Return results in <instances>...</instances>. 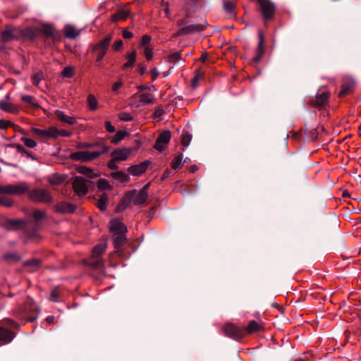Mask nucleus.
Instances as JSON below:
<instances>
[{"label": "nucleus", "mask_w": 361, "mask_h": 361, "mask_svg": "<svg viewBox=\"0 0 361 361\" xmlns=\"http://www.w3.org/2000/svg\"><path fill=\"white\" fill-rule=\"evenodd\" d=\"M149 183L145 185L139 192L133 190L126 192L118 204V209H124L131 202L136 205L144 204L148 198V188Z\"/></svg>", "instance_id": "nucleus-1"}, {"label": "nucleus", "mask_w": 361, "mask_h": 361, "mask_svg": "<svg viewBox=\"0 0 361 361\" xmlns=\"http://www.w3.org/2000/svg\"><path fill=\"white\" fill-rule=\"evenodd\" d=\"M14 314L24 322H32L37 318V308L32 300L27 299L22 307L14 310Z\"/></svg>", "instance_id": "nucleus-2"}, {"label": "nucleus", "mask_w": 361, "mask_h": 361, "mask_svg": "<svg viewBox=\"0 0 361 361\" xmlns=\"http://www.w3.org/2000/svg\"><path fill=\"white\" fill-rule=\"evenodd\" d=\"M109 150V147L103 145V150L100 151H78L71 154L70 158L73 161L81 162H87L96 159L102 154L106 153Z\"/></svg>", "instance_id": "nucleus-3"}, {"label": "nucleus", "mask_w": 361, "mask_h": 361, "mask_svg": "<svg viewBox=\"0 0 361 361\" xmlns=\"http://www.w3.org/2000/svg\"><path fill=\"white\" fill-rule=\"evenodd\" d=\"M106 249V245L105 243L98 244L94 247L87 264L95 269H102L104 267V262L102 257Z\"/></svg>", "instance_id": "nucleus-4"}, {"label": "nucleus", "mask_w": 361, "mask_h": 361, "mask_svg": "<svg viewBox=\"0 0 361 361\" xmlns=\"http://www.w3.org/2000/svg\"><path fill=\"white\" fill-rule=\"evenodd\" d=\"M111 40L112 35L109 34L97 43L92 44V51L97 54L96 62H100L104 59Z\"/></svg>", "instance_id": "nucleus-5"}, {"label": "nucleus", "mask_w": 361, "mask_h": 361, "mask_svg": "<svg viewBox=\"0 0 361 361\" xmlns=\"http://www.w3.org/2000/svg\"><path fill=\"white\" fill-rule=\"evenodd\" d=\"M29 186L25 182L18 183L16 185H0V193L8 195H21L29 191Z\"/></svg>", "instance_id": "nucleus-6"}, {"label": "nucleus", "mask_w": 361, "mask_h": 361, "mask_svg": "<svg viewBox=\"0 0 361 361\" xmlns=\"http://www.w3.org/2000/svg\"><path fill=\"white\" fill-rule=\"evenodd\" d=\"M222 330L226 336L233 340L239 341L245 336L244 327L232 323L226 324L222 327Z\"/></svg>", "instance_id": "nucleus-7"}, {"label": "nucleus", "mask_w": 361, "mask_h": 361, "mask_svg": "<svg viewBox=\"0 0 361 361\" xmlns=\"http://www.w3.org/2000/svg\"><path fill=\"white\" fill-rule=\"evenodd\" d=\"M29 199L35 202L49 203L52 197L50 192L42 188L34 189L28 193Z\"/></svg>", "instance_id": "nucleus-8"}, {"label": "nucleus", "mask_w": 361, "mask_h": 361, "mask_svg": "<svg viewBox=\"0 0 361 361\" xmlns=\"http://www.w3.org/2000/svg\"><path fill=\"white\" fill-rule=\"evenodd\" d=\"M257 1L259 5L264 20H269L272 19L276 11L274 4L270 0H257Z\"/></svg>", "instance_id": "nucleus-9"}, {"label": "nucleus", "mask_w": 361, "mask_h": 361, "mask_svg": "<svg viewBox=\"0 0 361 361\" xmlns=\"http://www.w3.org/2000/svg\"><path fill=\"white\" fill-rule=\"evenodd\" d=\"M152 37L148 35H144L141 37L138 47L143 50V54L147 61L152 59L154 56V47L151 43Z\"/></svg>", "instance_id": "nucleus-10"}, {"label": "nucleus", "mask_w": 361, "mask_h": 361, "mask_svg": "<svg viewBox=\"0 0 361 361\" xmlns=\"http://www.w3.org/2000/svg\"><path fill=\"white\" fill-rule=\"evenodd\" d=\"M22 37V29L8 25L1 33V39L4 42H8Z\"/></svg>", "instance_id": "nucleus-11"}, {"label": "nucleus", "mask_w": 361, "mask_h": 361, "mask_svg": "<svg viewBox=\"0 0 361 361\" xmlns=\"http://www.w3.org/2000/svg\"><path fill=\"white\" fill-rule=\"evenodd\" d=\"M90 182L81 176H75L72 185L74 192L78 196H84L88 192V184Z\"/></svg>", "instance_id": "nucleus-12"}, {"label": "nucleus", "mask_w": 361, "mask_h": 361, "mask_svg": "<svg viewBox=\"0 0 361 361\" xmlns=\"http://www.w3.org/2000/svg\"><path fill=\"white\" fill-rule=\"evenodd\" d=\"M31 132L42 140L56 139V127L51 126L47 129L32 128Z\"/></svg>", "instance_id": "nucleus-13"}, {"label": "nucleus", "mask_w": 361, "mask_h": 361, "mask_svg": "<svg viewBox=\"0 0 361 361\" xmlns=\"http://www.w3.org/2000/svg\"><path fill=\"white\" fill-rule=\"evenodd\" d=\"M171 135L169 130L163 131L157 138L154 148L159 152L164 150L171 140Z\"/></svg>", "instance_id": "nucleus-14"}, {"label": "nucleus", "mask_w": 361, "mask_h": 361, "mask_svg": "<svg viewBox=\"0 0 361 361\" xmlns=\"http://www.w3.org/2000/svg\"><path fill=\"white\" fill-rule=\"evenodd\" d=\"M0 109L13 114H17L20 111V107L10 101L9 94H7L4 99L0 100Z\"/></svg>", "instance_id": "nucleus-15"}, {"label": "nucleus", "mask_w": 361, "mask_h": 361, "mask_svg": "<svg viewBox=\"0 0 361 361\" xmlns=\"http://www.w3.org/2000/svg\"><path fill=\"white\" fill-rule=\"evenodd\" d=\"M329 98V93L324 91L318 93L314 99H312L308 103L313 107L321 109L327 104Z\"/></svg>", "instance_id": "nucleus-16"}, {"label": "nucleus", "mask_w": 361, "mask_h": 361, "mask_svg": "<svg viewBox=\"0 0 361 361\" xmlns=\"http://www.w3.org/2000/svg\"><path fill=\"white\" fill-rule=\"evenodd\" d=\"M150 164L149 161L146 160L138 164L133 165L128 169V172L134 176H140L147 169Z\"/></svg>", "instance_id": "nucleus-17"}, {"label": "nucleus", "mask_w": 361, "mask_h": 361, "mask_svg": "<svg viewBox=\"0 0 361 361\" xmlns=\"http://www.w3.org/2000/svg\"><path fill=\"white\" fill-rule=\"evenodd\" d=\"M206 24H192L179 29L177 35H184L198 32L205 29Z\"/></svg>", "instance_id": "nucleus-18"}, {"label": "nucleus", "mask_w": 361, "mask_h": 361, "mask_svg": "<svg viewBox=\"0 0 361 361\" xmlns=\"http://www.w3.org/2000/svg\"><path fill=\"white\" fill-rule=\"evenodd\" d=\"M131 152V148H116L111 152V156L114 160L118 161H126L128 159Z\"/></svg>", "instance_id": "nucleus-19"}, {"label": "nucleus", "mask_w": 361, "mask_h": 361, "mask_svg": "<svg viewBox=\"0 0 361 361\" xmlns=\"http://www.w3.org/2000/svg\"><path fill=\"white\" fill-rule=\"evenodd\" d=\"M110 230L114 234H126L128 229L126 225L118 219H112L110 222Z\"/></svg>", "instance_id": "nucleus-20"}, {"label": "nucleus", "mask_w": 361, "mask_h": 361, "mask_svg": "<svg viewBox=\"0 0 361 361\" xmlns=\"http://www.w3.org/2000/svg\"><path fill=\"white\" fill-rule=\"evenodd\" d=\"M244 327L245 335L252 334L254 333L259 332L264 329V326L261 322H258L255 320H251L248 324Z\"/></svg>", "instance_id": "nucleus-21"}, {"label": "nucleus", "mask_w": 361, "mask_h": 361, "mask_svg": "<svg viewBox=\"0 0 361 361\" xmlns=\"http://www.w3.org/2000/svg\"><path fill=\"white\" fill-rule=\"evenodd\" d=\"M258 37H259V43L257 48V54L254 58V61L258 62L261 60L264 53V35L262 31H259L258 32Z\"/></svg>", "instance_id": "nucleus-22"}, {"label": "nucleus", "mask_w": 361, "mask_h": 361, "mask_svg": "<svg viewBox=\"0 0 361 361\" xmlns=\"http://www.w3.org/2000/svg\"><path fill=\"white\" fill-rule=\"evenodd\" d=\"M54 115L58 120L67 124L73 125L77 123V119L75 117L68 116L61 110H56Z\"/></svg>", "instance_id": "nucleus-23"}, {"label": "nucleus", "mask_w": 361, "mask_h": 361, "mask_svg": "<svg viewBox=\"0 0 361 361\" xmlns=\"http://www.w3.org/2000/svg\"><path fill=\"white\" fill-rule=\"evenodd\" d=\"M15 334L13 331L8 330L0 324V341L4 343H10L14 338Z\"/></svg>", "instance_id": "nucleus-24"}, {"label": "nucleus", "mask_w": 361, "mask_h": 361, "mask_svg": "<svg viewBox=\"0 0 361 361\" xmlns=\"http://www.w3.org/2000/svg\"><path fill=\"white\" fill-rule=\"evenodd\" d=\"M80 34V30L76 29L75 27L71 25H67L63 29L64 37L68 39H75Z\"/></svg>", "instance_id": "nucleus-25"}, {"label": "nucleus", "mask_w": 361, "mask_h": 361, "mask_svg": "<svg viewBox=\"0 0 361 361\" xmlns=\"http://www.w3.org/2000/svg\"><path fill=\"white\" fill-rule=\"evenodd\" d=\"M114 238V245L117 252H121L123 246L126 244L127 239L125 234H115Z\"/></svg>", "instance_id": "nucleus-26"}, {"label": "nucleus", "mask_w": 361, "mask_h": 361, "mask_svg": "<svg viewBox=\"0 0 361 361\" xmlns=\"http://www.w3.org/2000/svg\"><path fill=\"white\" fill-rule=\"evenodd\" d=\"M56 210L59 213H73L75 206L71 203L60 202L56 205Z\"/></svg>", "instance_id": "nucleus-27"}, {"label": "nucleus", "mask_w": 361, "mask_h": 361, "mask_svg": "<svg viewBox=\"0 0 361 361\" xmlns=\"http://www.w3.org/2000/svg\"><path fill=\"white\" fill-rule=\"evenodd\" d=\"M8 128H13L15 130H18L20 133L25 135H28L24 130L20 129V128L18 126L15 125L11 121L0 119V129L6 130Z\"/></svg>", "instance_id": "nucleus-28"}, {"label": "nucleus", "mask_w": 361, "mask_h": 361, "mask_svg": "<svg viewBox=\"0 0 361 361\" xmlns=\"http://www.w3.org/2000/svg\"><path fill=\"white\" fill-rule=\"evenodd\" d=\"M126 59L127 61L123 65L122 68L123 70L127 69L128 68L133 67L137 59V52L135 50H133L130 52H128L126 55Z\"/></svg>", "instance_id": "nucleus-29"}, {"label": "nucleus", "mask_w": 361, "mask_h": 361, "mask_svg": "<svg viewBox=\"0 0 361 361\" xmlns=\"http://www.w3.org/2000/svg\"><path fill=\"white\" fill-rule=\"evenodd\" d=\"M77 171L90 178H94L99 176V174L95 172L92 169L84 166L77 168Z\"/></svg>", "instance_id": "nucleus-30"}, {"label": "nucleus", "mask_w": 361, "mask_h": 361, "mask_svg": "<svg viewBox=\"0 0 361 361\" xmlns=\"http://www.w3.org/2000/svg\"><path fill=\"white\" fill-rule=\"evenodd\" d=\"M110 176L114 179L118 180L122 183H128L130 180V176L121 171L112 172L111 173Z\"/></svg>", "instance_id": "nucleus-31"}, {"label": "nucleus", "mask_w": 361, "mask_h": 361, "mask_svg": "<svg viewBox=\"0 0 361 361\" xmlns=\"http://www.w3.org/2000/svg\"><path fill=\"white\" fill-rule=\"evenodd\" d=\"M130 12L128 11H118L111 16V20L114 23L124 21L128 18Z\"/></svg>", "instance_id": "nucleus-32"}, {"label": "nucleus", "mask_w": 361, "mask_h": 361, "mask_svg": "<svg viewBox=\"0 0 361 361\" xmlns=\"http://www.w3.org/2000/svg\"><path fill=\"white\" fill-rule=\"evenodd\" d=\"M353 92V84L351 82H346L342 85L341 89L338 93V97L343 98L346 95L351 94Z\"/></svg>", "instance_id": "nucleus-33"}, {"label": "nucleus", "mask_w": 361, "mask_h": 361, "mask_svg": "<svg viewBox=\"0 0 361 361\" xmlns=\"http://www.w3.org/2000/svg\"><path fill=\"white\" fill-rule=\"evenodd\" d=\"M39 32V30L35 27H27L25 30H22V37H26L30 39H35L38 33Z\"/></svg>", "instance_id": "nucleus-34"}, {"label": "nucleus", "mask_w": 361, "mask_h": 361, "mask_svg": "<svg viewBox=\"0 0 361 361\" xmlns=\"http://www.w3.org/2000/svg\"><path fill=\"white\" fill-rule=\"evenodd\" d=\"M87 104L90 111H96L98 109V101L94 94H90L87 95Z\"/></svg>", "instance_id": "nucleus-35"}, {"label": "nucleus", "mask_w": 361, "mask_h": 361, "mask_svg": "<svg viewBox=\"0 0 361 361\" xmlns=\"http://www.w3.org/2000/svg\"><path fill=\"white\" fill-rule=\"evenodd\" d=\"M183 155L180 153L172 159L171 167L174 170H178L183 166Z\"/></svg>", "instance_id": "nucleus-36"}, {"label": "nucleus", "mask_w": 361, "mask_h": 361, "mask_svg": "<svg viewBox=\"0 0 361 361\" xmlns=\"http://www.w3.org/2000/svg\"><path fill=\"white\" fill-rule=\"evenodd\" d=\"M154 97L151 93H143L139 95V102L142 105L153 104Z\"/></svg>", "instance_id": "nucleus-37"}, {"label": "nucleus", "mask_w": 361, "mask_h": 361, "mask_svg": "<svg viewBox=\"0 0 361 361\" xmlns=\"http://www.w3.org/2000/svg\"><path fill=\"white\" fill-rule=\"evenodd\" d=\"M108 195L106 193L103 192L99 196L97 202V207L101 210L104 211L107 207Z\"/></svg>", "instance_id": "nucleus-38"}, {"label": "nucleus", "mask_w": 361, "mask_h": 361, "mask_svg": "<svg viewBox=\"0 0 361 361\" xmlns=\"http://www.w3.org/2000/svg\"><path fill=\"white\" fill-rule=\"evenodd\" d=\"M40 261L37 259L27 260L23 263L25 267H30V271H35L38 269L40 267Z\"/></svg>", "instance_id": "nucleus-39"}, {"label": "nucleus", "mask_w": 361, "mask_h": 361, "mask_svg": "<svg viewBox=\"0 0 361 361\" xmlns=\"http://www.w3.org/2000/svg\"><path fill=\"white\" fill-rule=\"evenodd\" d=\"M128 135L127 132L123 130H118L116 133V134L111 137V142L112 144L116 145Z\"/></svg>", "instance_id": "nucleus-40"}, {"label": "nucleus", "mask_w": 361, "mask_h": 361, "mask_svg": "<svg viewBox=\"0 0 361 361\" xmlns=\"http://www.w3.org/2000/svg\"><path fill=\"white\" fill-rule=\"evenodd\" d=\"M25 225V221L23 220H10L7 222V227L9 229H18Z\"/></svg>", "instance_id": "nucleus-41"}, {"label": "nucleus", "mask_w": 361, "mask_h": 361, "mask_svg": "<svg viewBox=\"0 0 361 361\" xmlns=\"http://www.w3.org/2000/svg\"><path fill=\"white\" fill-rule=\"evenodd\" d=\"M97 188L102 190H111L112 186L109 184V180L105 178H100L97 181Z\"/></svg>", "instance_id": "nucleus-42"}, {"label": "nucleus", "mask_w": 361, "mask_h": 361, "mask_svg": "<svg viewBox=\"0 0 361 361\" xmlns=\"http://www.w3.org/2000/svg\"><path fill=\"white\" fill-rule=\"evenodd\" d=\"M39 32H42L46 37H54V29L49 25H43Z\"/></svg>", "instance_id": "nucleus-43"}, {"label": "nucleus", "mask_w": 361, "mask_h": 361, "mask_svg": "<svg viewBox=\"0 0 361 361\" xmlns=\"http://www.w3.org/2000/svg\"><path fill=\"white\" fill-rule=\"evenodd\" d=\"M21 100L25 103L29 104L32 106H34L36 108L39 107L38 104L36 102L35 97L32 96L26 95V94L22 95Z\"/></svg>", "instance_id": "nucleus-44"}, {"label": "nucleus", "mask_w": 361, "mask_h": 361, "mask_svg": "<svg viewBox=\"0 0 361 361\" xmlns=\"http://www.w3.org/2000/svg\"><path fill=\"white\" fill-rule=\"evenodd\" d=\"M61 297V290L59 287L53 288L50 294V300L51 302H59Z\"/></svg>", "instance_id": "nucleus-45"}, {"label": "nucleus", "mask_w": 361, "mask_h": 361, "mask_svg": "<svg viewBox=\"0 0 361 361\" xmlns=\"http://www.w3.org/2000/svg\"><path fill=\"white\" fill-rule=\"evenodd\" d=\"M181 51H176L169 54L167 56V61L171 63H176L181 59Z\"/></svg>", "instance_id": "nucleus-46"}, {"label": "nucleus", "mask_w": 361, "mask_h": 361, "mask_svg": "<svg viewBox=\"0 0 361 361\" xmlns=\"http://www.w3.org/2000/svg\"><path fill=\"white\" fill-rule=\"evenodd\" d=\"M49 180L52 185H59L65 180V178L63 176L54 174L49 178Z\"/></svg>", "instance_id": "nucleus-47"}, {"label": "nucleus", "mask_w": 361, "mask_h": 361, "mask_svg": "<svg viewBox=\"0 0 361 361\" xmlns=\"http://www.w3.org/2000/svg\"><path fill=\"white\" fill-rule=\"evenodd\" d=\"M4 259L8 262H16L20 259V257L16 253H7L4 255Z\"/></svg>", "instance_id": "nucleus-48"}, {"label": "nucleus", "mask_w": 361, "mask_h": 361, "mask_svg": "<svg viewBox=\"0 0 361 361\" xmlns=\"http://www.w3.org/2000/svg\"><path fill=\"white\" fill-rule=\"evenodd\" d=\"M74 75V68L71 66H66L61 72V76L66 78H71Z\"/></svg>", "instance_id": "nucleus-49"}, {"label": "nucleus", "mask_w": 361, "mask_h": 361, "mask_svg": "<svg viewBox=\"0 0 361 361\" xmlns=\"http://www.w3.org/2000/svg\"><path fill=\"white\" fill-rule=\"evenodd\" d=\"M0 204L6 207H11L13 204V201L10 197L1 196L0 197Z\"/></svg>", "instance_id": "nucleus-50"}, {"label": "nucleus", "mask_w": 361, "mask_h": 361, "mask_svg": "<svg viewBox=\"0 0 361 361\" xmlns=\"http://www.w3.org/2000/svg\"><path fill=\"white\" fill-rule=\"evenodd\" d=\"M20 140L29 148H35L37 146V142L32 139L22 137Z\"/></svg>", "instance_id": "nucleus-51"}, {"label": "nucleus", "mask_w": 361, "mask_h": 361, "mask_svg": "<svg viewBox=\"0 0 361 361\" xmlns=\"http://www.w3.org/2000/svg\"><path fill=\"white\" fill-rule=\"evenodd\" d=\"M192 140V135L189 133H185L182 135L181 145L184 147H187L190 145Z\"/></svg>", "instance_id": "nucleus-52"}, {"label": "nucleus", "mask_w": 361, "mask_h": 361, "mask_svg": "<svg viewBox=\"0 0 361 361\" xmlns=\"http://www.w3.org/2000/svg\"><path fill=\"white\" fill-rule=\"evenodd\" d=\"M1 326H10L13 329H17L18 327V324L14 320L11 319H5L1 322Z\"/></svg>", "instance_id": "nucleus-53"}, {"label": "nucleus", "mask_w": 361, "mask_h": 361, "mask_svg": "<svg viewBox=\"0 0 361 361\" xmlns=\"http://www.w3.org/2000/svg\"><path fill=\"white\" fill-rule=\"evenodd\" d=\"M43 79V73L42 72L39 71L36 73L32 77V81L34 85L38 86L40 81Z\"/></svg>", "instance_id": "nucleus-54"}, {"label": "nucleus", "mask_w": 361, "mask_h": 361, "mask_svg": "<svg viewBox=\"0 0 361 361\" xmlns=\"http://www.w3.org/2000/svg\"><path fill=\"white\" fill-rule=\"evenodd\" d=\"M161 6L164 11L166 17L169 18L171 16V12L169 9V2L167 0H161Z\"/></svg>", "instance_id": "nucleus-55"}, {"label": "nucleus", "mask_w": 361, "mask_h": 361, "mask_svg": "<svg viewBox=\"0 0 361 361\" xmlns=\"http://www.w3.org/2000/svg\"><path fill=\"white\" fill-rule=\"evenodd\" d=\"M226 11L231 14H234L235 4L232 1H226L224 5Z\"/></svg>", "instance_id": "nucleus-56"}, {"label": "nucleus", "mask_w": 361, "mask_h": 361, "mask_svg": "<svg viewBox=\"0 0 361 361\" xmlns=\"http://www.w3.org/2000/svg\"><path fill=\"white\" fill-rule=\"evenodd\" d=\"M118 118L122 121H131L133 118L130 113L127 112H121L118 115Z\"/></svg>", "instance_id": "nucleus-57"}, {"label": "nucleus", "mask_w": 361, "mask_h": 361, "mask_svg": "<svg viewBox=\"0 0 361 361\" xmlns=\"http://www.w3.org/2000/svg\"><path fill=\"white\" fill-rule=\"evenodd\" d=\"M45 216V212L42 210L37 209L35 210L32 213V216L36 220H41Z\"/></svg>", "instance_id": "nucleus-58"}, {"label": "nucleus", "mask_w": 361, "mask_h": 361, "mask_svg": "<svg viewBox=\"0 0 361 361\" xmlns=\"http://www.w3.org/2000/svg\"><path fill=\"white\" fill-rule=\"evenodd\" d=\"M56 139L61 136V137H69L71 135V133L66 130H59L56 128Z\"/></svg>", "instance_id": "nucleus-59"}, {"label": "nucleus", "mask_w": 361, "mask_h": 361, "mask_svg": "<svg viewBox=\"0 0 361 361\" xmlns=\"http://www.w3.org/2000/svg\"><path fill=\"white\" fill-rule=\"evenodd\" d=\"M16 147L18 152L25 154L27 157H32L30 152L26 150L22 145L18 144Z\"/></svg>", "instance_id": "nucleus-60"}, {"label": "nucleus", "mask_w": 361, "mask_h": 361, "mask_svg": "<svg viewBox=\"0 0 361 361\" xmlns=\"http://www.w3.org/2000/svg\"><path fill=\"white\" fill-rule=\"evenodd\" d=\"M123 41L121 39H118L114 43V44L112 45V49L115 51H118L123 48Z\"/></svg>", "instance_id": "nucleus-61"}, {"label": "nucleus", "mask_w": 361, "mask_h": 361, "mask_svg": "<svg viewBox=\"0 0 361 361\" xmlns=\"http://www.w3.org/2000/svg\"><path fill=\"white\" fill-rule=\"evenodd\" d=\"M137 71L141 75H144L147 71V66L143 63H139L137 66Z\"/></svg>", "instance_id": "nucleus-62"}, {"label": "nucleus", "mask_w": 361, "mask_h": 361, "mask_svg": "<svg viewBox=\"0 0 361 361\" xmlns=\"http://www.w3.org/2000/svg\"><path fill=\"white\" fill-rule=\"evenodd\" d=\"M104 127H105L106 131H108L109 133H114L116 130L114 126H113L111 125V122L109 121H105Z\"/></svg>", "instance_id": "nucleus-63"}, {"label": "nucleus", "mask_w": 361, "mask_h": 361, "mask_svg": "<svg viewBox=\"0 0 361 361\" xmlns=\"http://www.w3.org/2000/svg\"><path fill=\"white\" fill-rule=\"evenodd\" d=\"M123 37L124 39H130L133 37V33L128 31L127 29H123L122 32Z\"/></svg>", "instance_id": "nucleus-64"}]
</instances>
